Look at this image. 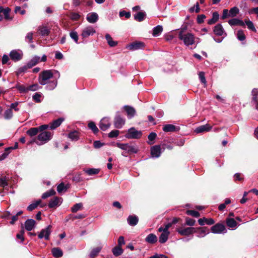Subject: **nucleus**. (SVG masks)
<instances>
[{
    "label": "nucleus",
    "mask_w": 258,
    "mask_h": 258,
    "mask_svg": "<svg viewBox=\"0 0 258 258\" xmlns=\"http://www.w3.org/2000/svg\"><path fill=\"white\" fill-rule=\"evenodd\" d=\"M178 38L183 41L184 44L186 46L192 45L196 42L195 35L191 33L186 32L183 30L179 32Z\"/></svg>",
    "instance_id": "nucleus-1"
},
{
    "label": "nucleus",
    "mask_w": 258,
    "mask_h": 258,
    "mask_svg": "<svg viewBox=\"0 0 258 258\" xmlns=\"http://www.w3.org/2000/svg\"><path fill=\"white\" fill-rule=\"evenodd\" d=\"M116 146L120 149L125 151L127 154H136L139 151V148L137 146L131 145L129 144H123L117 143L116 144Z\"/></svg>",
    "instance_id": "nucleus-2"
},
{
    "label": "nucleus",
    "mask_w": 258,
    "mask_h": 258,
    "mask_svg": "<svg viewBox=\"0 0 258 258\" xmlns=\"http://www.w3.org/2000/svg\"><path fill=\"white\" fill-rule=\"evenodd\" d=\"M53 76L51 70H45L42 71L39 75V82L42 85H45L48 83L49 79Z\"/></svg>",
    "instance_id": "nucleus-3"
},
{
    "label": "nucleus",
    "mask_w": 258,
    "mask_h": 258,
    "mask_svg": "<svg viewBox=\"0 0 258 258\" xmlns=\"http://www.w3.org/2000/svg\"><path fill=\"white\" fill-rule=\"evenodd\" d=\"M39 143L37 145L41 146L48 142L52 138V133L50 132H43L37 136Z\"/></svg>",
    "instance_id": "nucleus-4"
},
{
    "label": "nucleus",
    "mask_w": 258,
    "mask_h": 258,
    "mask_svg": "<svg viewBox=\"0 0 258 258\" xmlns=\"http://www.w3.org/2000/svg\"><path fill=\"white\" fill-rule=\"evenodd\" d=\"M142 136V131H138L134 127H131L127 130L125 137L129 139H138L141 138Z\"/></svg>",
    "instance_id": "nucleus-5"
},
{
    "label": "nucleus",
    "mask_w": 258,
    "mask_h": 258,
    "mask_svg": "<svg viewBox=\"0 0 258 258\" xmlns=\"http://www.w3.org/2000/svg\"><path fill=\"white\" fill-rule=\"evenodd\" d=\"M177 232L182 236H189L196 232V229L193 227H185L182 226L176 229Z\"/></svg>",
    "instance_id": "nucleus-6"
},
{
    "label": "nucleus",
    "mask_w": 258,
    "mask_h": 258,
    "mask_svg": "<svg viewBox=\"0 0 258 258\" xmlns=\"http://www.w3.org/2000/svg\"><path fill=\"white\" fill-rule=\"evenodd\" d=\"M211 232L215 234L225 233L227 232L224 225L222 224L217 223L213 226L211 228Z\"/></svg>",
    "instance_id": "nucleus-7"
},
{
    "label": "nucleus",
    "mask_w": 258,
    "mask_h": 258,
    "mask_svg": "<svg viewBox=\"0 0 258 258\" xmlns=\"http://www.w3.org/2000/svg\"><path fill=\"white\" fill-rule=\"evenodd\" d=\"M145 46L143 42L136 41L133 42L126 46V48L130 50L135 51L139 49H142Z\"/></svg>",
    "instance_id": "nucleus-8"
},
{
    "label": "nucleus",
    "mask_w": 258,
    "mask_h": 258,
    "mask_svg": "<svg viewBox=\"0 0 258 258\" xmlns=\"http://www.w3.org/2000/svg\"><path fill=\"white\" fill-rule=\"evenodd\" d=\"M51 225H48L45 228L43 229L38 234L39 238L42 239L44 238L45 240H48L51 232Z\"/></svg>",
    "instance_id": "nucleus-9"
},
{
    "label": "nucleus",
    "mask_w": 258,
    "mask_h": 258,
    "mask_svg": "<svg viewBox=\"0 0 258 258\" xmlns=\"http://www.w3.org/2000/svg\"><path fill=\"white\" fill-rule=\"evenodd\" d=\"M95 32V29L92 26H89L82 30L81 36L83 38H87L91 35H93Z\"/></svg>",
    "instance_id": "nucleus-10"
},
{
    "label": "nucleus",
    "mask_w": 258,
    "mask_h": 258,
    "mask_svg": "<svg viewBox=\"0 0 258 258\" xmlns=\"http://www.w3.org/2000/svg\"><path fill=\"white\" fill-rule=\"evenodd\" d=\"M162 153L160 145H155L151 148V155L153 158H159Z\"/></svg>",
    "instance_id": "nucleus-11"
},
{
    "label": "nucleus",
    "mask_w": 258,
    "mask_h": 258,
    "mask_svg": "<svg viewBox=\"0 0 258 258\" xmlns=\"http://www.w3.org/2000/svg\"><path fill=\"white\" fill-rule=\"evenodd\" d=\"M11 58L14 61L20 60L23 56V53L21 51L13 50L10 53Z\"/></svg>",
    "instance_id": "nucleus-12"
},
{
    "label": "nucleus",
    "mask_w": 258,
    "mask_h": 258,
    "mask_svg": "<svg viewBox=\"0 0 258 258\" xmlns=\"http://www.w3.org/2000/svg\"><path fill=\"white\" fill-rule=\"evenodd\" d=\"M110 126V122L109 119L107 117L103 118L100 121L99 127L103 131H106Z\"/></svg>",
    "instance_id": "nucleus-13"
},
{
    "label": "nucleus",
    "mask_w": 258,
    "mask_h": 258,
    "mask_svg": "<svg viewBox=\"0 0 258 258\" xmlns=\"http://www.w3.org/2000/svg\"><path fill=\"white\" fill-rule=\"evenodd\" d=\"M125 123V119L121 117L119 115L115 116L114 120V125L115 127L121 128Z\"/></svg>",
    "instance_id": "nucleus-14"
},
{
    "label": "nucleus",
    "mask_w": 258,
    "mask_h": 258,
    "mask_svg": "<svg viewBox=\"0 0 258 258\" xmlns=\"http://www.w3.org/2000/svg\"><path fill=\"white\" fill-rule=\"evenodd\" d=\"M251 102L255 105L256 109L258 108V89L254 88L251 91Z\"/></svg>",
    "instance_id": "nucleus-15"
},
{
    "label": "nucleus",
    "mask_w": 258,
    "mask_h": 258,
    "mask_svg": "<svg viewBox=\"0 0 258 258\" xmlns=\"http://www.w3.org/2000/svg\"><path fill=\"white\" fill-rule=\"evenodd\" d=\"M61 202V199L56 197L51 199L48 204V206L50 208H55L59 206Z\"/></svg>",
    "instance_id": "nucleus-16"
},
{
    "label": "nucleus",
    "mask_w": 258,
    "mask_h": 258,
    "mask_svg": "<svg viewBox=\"0 0 258 258\" xmlns=\"http://www.w3.org/2000/svg\"><path fill=\"white\" fill-rule=\"evenodd\" d=\"M36 221L32 219H28L25 223V229L30 231L32 230L35 226Z\"/></svg>",
    "instance_id": "nucleus-17"
},
{
    "label": "nucleus",
    "mask_w": 258,
    "mask_h": 258,
    "mask_svg": "<svg viewBox=\"0 0 258 258\" xmlns=\"http://www.w3.org/2000/svg\"><path fill=\"white\" fill-rule=\"evenodd\" d=\"M38 31L42 36H48L50 33V28L45 25H42L38 27Z\"/></svg>",
    "instance_id": "nucleus-18"
},
{
    "label": "nucleus",
    "mask_w": 258,
    "mask_h": 258,
    "mask_svg": "<svg viewBox=\"0 0 258 258\" xmlns=\"http://www.w3.org/2000/svg\"><path fill=\"white\" fill-rule=\"evenodd\" d=\"M212 129V126L208 124L203 125L196 128L195 132L197 134L205 132L210 131Z\"/></svg>",
    "instance_id": "nucleus-19"
},
{
    "label": "nucleus",
    "mask_w": 258,
    "mask_h": 258,
    "mask_svg": "<svg viewBox=\"0 0 258 258\" xmlns=\"http://www.w3.org/2000/svg\"><path fill=\"white\" fill-rule=\"evenodd\" d=\"M86 19L89 23H94L97 21L98 16L96 13H90L88 14Z\"/></svg>",
    "instance_id": "nucleus-20"
},
{
    "label": "nucleus",
    "mask_w": 258,
    "mask_h": 258,
    "mask_svg": "<svg viewBox=\"0 0 258 258\" xmlns=\"http://www.w3.org/2000/svg\"><path fill=\"white\" fill-rule=\"evenodd\" d=\"M124 108L126 112L127 117L130 119L133 117L136 114V110L134 108L129 106H124Z\"/></svg>",
    "instance_id": "nucleus-21"
},
{
    "label": "nucleus",
    "mask_w": 258,
    "mask_h": 258,
    "mask_svg": "<svg viewBox=\"0 0 258 258\" xmlns=\"http://www.w3.org/2000/svg\"><path fill=\"white\" fill-rule=\"evenodd\" d=\"M157 240L158 238L157 236L153 233L149 234L145 238V241L150 244H154Z\"/></svg>",
    "instance_id": "nucleus-22"
},
{
    "label": "nucleus",
    "mask_w": 258,
    "mask_h": 258,
    "mask_svg": "<svg viewBox=\"0 0 258 258\" xmlns=\"http://www.w3.org/2000/svg\"><path fill=\"white\" fill-rule=\"evenodd\" d=\"M63 121L64 118L62 117H60L56 120H54L50 123V128L51 130L56 128V127H58Z\"/></svg>",
    "instance_id": "nucleus-23"
},
{
    "label": "nucleus",
    "mask_w": 258,
    "mask_h": 258,
    "mask_svg": "<svg viewBox=\"0 0 258 258\" xmlns=\"http://www.w3.org/2000/svg\"><path fill=\"white\" fill-rule=\"evenodd\" d=\"M128 224L131 226L136 225L139 221V219L137 216H129L127 219Z\"/></svg>",
    "instance_id": "nucleus-24"
},
{
    "label": "nucleus",
    "mask_w": 258,
    "mask_h": 258,
    "mask_svg": "<svg viewBox=\"0 0 258 258\" xmlns=\"http://www.w3.org/2000/svg\"><path fill=\"white\" fill-rule=\"evenodd\" d=\"M214 33L218 36H222L224 33V29L221 24L216 25L214 28Z\"/></svg>",
    "instance_id": "nucleus-25"
},
{
    "label": "nucleus",
    "mask_w": 258,
    "mask_h": 258,
    "mask_svg": "<svg viewBox=\"0 0 258 258\" xmlns=\"http://www.w3.org/2000/svg\"><path fill=\"white\" fill-rule=\"evenodd\" d=\"M102 246H97L96 247H94L92 249V250L90 251L89 256L90 258H94L101 251L102 249Z\"/></svg>",
    "instance_id": "nucleus-26"
},
{
    "label": "nucleus",
    "mask_w": 258,
    "mask_h": 258,
    "mask_svg": "<svg viewBox=\"0 0 258 258\" xmlns=\"http://www.w3.org/2000/svg\"><path fill=\"white\" fill-rule=\"evenodd\" d=\"M227 226L229 228L236 229L237 227V223L236 221L231 218H227L226 220Z\"/></svg>",
    "instance_id": "nucleus-27"
},
{
    "label": "nucleus",
    "mask_w": 258,
    "mask_h": 258,
    "mask_svg": "<svg viewBox=\"0 0 258 258\" xmlns=\"http://www.w3.org/2000/svg\"><path fill=\"white\" fill-rule=\"evenodd\" d=\"M105 37L109 46L114 47L117 44V42L113 40L112 38L109 34H106Z\"/></svg>",
    "instance_id": "nucleus-28"
},
{
    "label": "nucleus",
    "mask_w": 258,
    "mask_h": 258,
    "mask_svg": "<svg viewBox=\"0 0 258 258\" xmlns=\"http://www.w3.org/2000/svg\"><path fill=\"white\" fill-rule=\"evenodd\" d=\"M163 31V27L161 25H158L153 29L152 35L154 37L158 36Z\"/></svg>",
    "instance_id": "nucleus-29"
},
{
    "label": "nucleus",
    "mask_w": 258,
    "mask_h": 258,
    "mask_svg": "<svg viewBox=\"0 0 258 258\" xmlns=\"http://www.w3.org/2000/svg\"><path fill=\"white\" fill-rule=\"evenodd\" d=\"M51 252L53 256L55 257H60L63 255L62 251L58 247L53 248Z\"/></svg>",
    "instance_id": "nucleus-30"
},
{
    "label": "nucleus",
    "mask_w": 258,
    "mask_h": 258,
    "mask_svg": "<svg viewBox=\"0 0 258 258\" xmlns=\"http://www.w3.org/2000/svg\"><path fill=\"white\" fill-rule=\"evenodd\" d=\"M40 57L38 56L35 55L32 58V59L27 63L29 65L28 67L31 68L35 66L39 61Z\"/></svg>",
    "instance_id": "nucleus-31"
},
{
    "label": "nucleus",
    "mask_w": 258,
    "mask_h": 258,
    "mask_svg": "<svg viewBox=\"0 0 258 258\" xmlns=\"http://www.w3.org/2000/svg\"><path fill=\"white\" fill-rule=\"evenodd\" d=\"M68 137L73 141H77L79 138V133L77 131H73L68 135Z\"/></svg>",
    "instance_id": "nucleus-32"
},
{
    "label": "nucleus",
    "mask_w": 258,
    "mask_h": 258,
    "mask_svg": "<svg viewBox=\"0 0 258 258\" xmlns=\"http://www.w3.org/2000/svg\"><path fill=\"white\" fill-rule=\"evenodd\" d=\"M197 230H198V237H204L209 233L208 229L206 227L199 228Z\"/></svg>",
    "instance_id": "nucleus-33"
},
{
    "label": "nucleus",
    "mask_w": 258,
    "mask_h": 258,
    "mask_svg": "<svg viewBox=\"0 0 258 258\" xmlns=\"http://www.w3.org/2000/svg\"><path fill=\"white\" fill-rule=\"evenodd\" d=\"M219 17V15L218 12H214L212 14V18L208 21V24L212 25L218 21Z\"/></svg>",
    "instance_id": "nucleus-34"
},
{
    "label": "nucleus",
    "mask_w": 258,
    "mask_h": 258,
    "mask_svg": "<svg viewBox=\"0 0 258 258\" xmlns=\"http://www.w3.org/2000/svg\"><path fill=\"white\" fill-rule=\"evenodd\" d=\"M170 233L168 232H162L159 237V242L161 243H164L168 239Z\"/></svg>",
    "instance_id": "nucleus-35"
},
{
    "label": "nucleus",
    "mask_w": 258,
    "mask_h": 258,
    "mask_svg": "<svg viewBox=\"0 0 258 258\" xmlns=\"http://www.w3.org/2000/svg\"><path fill=\"white\" fill-rule=\"evenodd\" d=\"M145 16V12H140L134 15V18L136 20L141 22L144 20Z\"/></svg>",
    "instance_id": "nucleus-36"
},
{
    "label": "nucleus",
    "mask_w": 258,
    "mask_h": 258,
    "mask_svg": "<svg viewBox=\"0 0 258 258\" xmlns=\"http://www.w3.org/2000/svg\"><path fill=\"white\" fill-rule=\"evenodd\" d=\"M163 130L165 132H172L176 130V127L173 124H166L163 127Z\"/></svg>",
    "instance_id": "nucleus-37"
},
{
    "label": "nucleus",
    "mask_w": 258,
    "mask_h": 258,
    "mask_svg": "<svg viewBox=\"0 0 258 258\" xmlns=\"http://www.w3.org/2000/svg\"><path fill=\"white\" fill-rule=\"evenodd\" d=\"M13 116V112L11 109L6 110L4 113V118L6 120L11 119Z\"/></svg>",
    "instance_id": "nucleus-38"
},
{
    "label": "nucleus",
    "mask_w": 258,
    "mask_h": 258,
    "mask_svg": "<svg viewBox=\"0 0 258 258\" xmlns=\"http://www.w3.org/2000/svg\"><path fill=\"white\" fill-rule=\"evenodd\" d=\"M39 132L38 127H33L28 130L26 133L28 136L32 137L36 136Z\"/></svg>",
    "instance_id": "nucleus-39"
},
{
    "label": "nucleus",
    "mask_w": 258,
    "mask_h": 258,
    "mask_svg": "<svg viewBox=\"0 0 258 258\" xmlns=\"http://www.w3.org/2000/svg\"><path fill=\"white\" fill-rule=\"evenodd\" d=\"M112 252L115 256H117L123 253V249L120 246H117L112 249Z\"/></svg>",
    "instance_id": "nucleus-40"
},
{
    "label": "nucleus",
    "mask_w": 258,
    "mask_h": 258,
    "mask_svg": "<svg viewBox=\"0 0 258 258\" xmlns=\"http://www.w3.org/2000/svg\"><path fill=\"white\" fill-rule=\"evenodd\" d=\"M230 17H234L239 13V9L236 7H234L229 10Z\"/></svg>",
    "instance_id": "nucleus-41"
},
{
    "label": "nucleus",
    "mask_w": 258,
    "mask_h": 258,
    "mask_svg": "<svg viewBox=\"0 0 258 258\" xmlns=\"http://www.w3.org/2000/svg\"><path fill=\"white\" fill-rule=\"evenodd\" d=\"M85 173L89 175L97 174L99 172V169L96 168H89L84 170Z\"/></svg>",
    "instance_id": "nucleus-42"
},
{
    "label": "nucleus",
    "mask_w": 258,
    "mask_h": 258,
    "mask_svg": "<svg viewBox=\"0 0 258 258\" xmlns=\"http://www.w3.org/2000/svg\"><path fill=\"white\" fill-rule=\"evenodd\" d=\"M41 200H39L36 201L35 203H32L28 207L27 210L29 211H31L37 208V207L41 203Z\"/></svg>",
    "instance_id": "nucleus-43"
},
{
    "label": "nucleus",
    "mask_w": 258,
    "mask_h": 258,
    "mask_svg": "<svg viewBox=\"0 0 258 258\" xmlns=\"http://www.w3.org/2000/svg\"><path fill=\"white\" fill-rule=\"evenodd\" d=\"M12 150V147L7 148L5 149V152L3 153L0 156V160H3L7 157L10 154L11 150Z\"/></svg>",
    "instance_id": "nucleus-44"
},
{
    "label": "nucleus",
    "mask_w": 258,
    "mask_h": 258,
    "mask_svg": "<svg viewBox=\"0 0 258 258\" xmlns=\"http://www.w3.org/2000/svg\"><path fill=\"white\" fill-rule=\"evenodd\" d=\"M199 77L201 83H203L204 85V87H206L207 86V81L205 77V73L203 72H199Z\"/></svg>",
    "instance_id": "nucleus-45"
},
{
    "label": "nucleus",
    "mask_w": 258,
    "mask_h": 258,
    "mask_svg": "<svg viewBox=\"0 0 258 258\" xmlns=\"http://www.w3.org/2000/svg\"><path fill=\"white\" fill-rule=\"evenodd\" d=\"M57 86V81H53L50 82H48V85L46 86L47 90H53Z\"/></svg>",
    "instance_id": "nucleus-46"
},
{
    "label": "nucleus",
    "mask_w": 258,
    "mask_h": 258,
    "mask_svg": "<svg viewBox=\"0 0 258 258\" xmlns=\"http://www.w3.org/2000/svg\"><path fill=\"white\" fill-rule=\"evenodd\" d=\"M245 24L247 25V28L253 31V32H256V29L253 24V23L252 22V21H250V20H245Z\"/></svg>",
    "instance_id": "nucleus-47"
},
{
    "label": "nucleus",
    "mask_w": 258,
    "mask_h": 258,
    "mask_svg": "<svg viewBox=\"0 0 258 258\" xmlns=\"http://www.w3.org/2000/svg\"><path fill=\"white\" fill-rule=\"evenodd\" d=\"M55 191L53 189H50V190L44 192V194H43V195L42 196V198L43 199H45L51 196L55 195Z\"/></svg>",
    "instance_id": "nucleus-48"
},
{
    "label": "nucleus",
    "mask_w": 258,
    "mask_h": 258,
    "mask_svg": "<svg viewBox=\"0 0 258 258\" xmlns=\"http://www.w3.org/2000/svg\"><path fill=\"white\" fill-rule=\"evenodd\" d=\"M236 35L237 39L241 41L244 40L245 39V36L244 32L241 30L237 31Z\"/></svg>",
    "instance_id": "nucleus-49"
},
{
    "label": "nucleus",
    "mask_w": 258,
    "mask_h": 258,
    "mask_svg": "<svg viewBox=\"0 0 258 258\" xmlns=\"http://www.w3.org/2000/svg\"><path fill=\"white\" fill-rule=\"evenodd\" d=\"M15 88H17L21 93H24L28 91V87H26L19 83L16 85Z\"/></svg>",
    "instance_id": "nucleus-50"
},
{
    "label": "nucleus",
    "mask_w": 258,
    "mask_h": 258,
    "mask_svg": "<svg viewBox=\"0 0 258 258\" xmlns=\"http://www.w3.org/2000/svg\"><path fill=\"white\" fill-rule=\"evenodd\" d=\"M70 36L71 38L74 40V41L76 43H78V35L77 32L75 31H71L70 33Z\"/></svg>",
    "instance_id": "nucleus-51"
},
{
    "label": "nucleus",
    "mask_w": 258,
    "mask_h": 258,
    "mask_svg": "<svg viewBox=\"0 0 258 258\" xmlns=\"http://www.w3.org/2000/svg\"><path fill=\"white\" fill-rule=\"evenodd\" d=\"M88 127L91 129L94 134H96L98 132V129L93 122H90L88 123Z\"/></svg>",
    "instance_id": "nucleus-52"
},
{
    "label": "nucleus",
    "mask_w": 258,
    "mask_h": 258,
    "mask_svg": "<svg viewBox=\"0 0 258 258\" xmlns=\"http://www.w3.org/2000/svg\"><path fill=\"white\" fill-rule=\"evenodd\" d=\"M156 136H157V135L155 133H154V132L151 133L148 135V138L149 140L150 141V142H149L148 143L151 145L153 144V142H152L153 141H154L156 139Z\"/></svg>",
    "instance_id": "nucleus-53"
},
{
    "label": "nucleus",
    "mask_w": 258,
    "mask_h": 258,
    "mask_svg": "<svg viewBox=\"0 0 258 258\" xmlns=\"http://www.w3.org/2000/svg\"><path fill=\"white\" fill-rule=\"evenodd\" d=\"M82 207V204L81 203H78L75 204L72 207L71 210L72 212H76L78 210H79Z\"/></svg>",
    "instance_id": "nucleus-54"
},
{
    "label": "nucleus",
    "mask_w": 258,
    "mask_h": 258,
    "mask_svg": "<svg viewBox=\"0 0 258 258\" xmlns=\"http://www.w3.org/2000/svg\"><path fill=\"white\" fill-rule=\"evenodd\" d=\"M186 213H187V214H188L189 215H190V216H192L195 217H199L200 216V214L198 212H197L196 211H194V210H187L186 211Z\"/></svg>",
    "instance_id": "nucleus-55"
},
{
    "label": "nucleus",
    "mask_w": 258,
    "mask_h": 258,
    "mask_svg": "<svg viewBox=\"0 0 258 258\" xmlns=\"http://www.w3.org/2000/svg\"><path fill=\"white\" fill-rule=\"evenodd\" d=\"M33 32L28 33L25 37V41L29 43L32 42V40H33Z\"/></svg>",
    "instance_id": "nucleus-56"
},
{
    "label": "nucleus",
    "mask_w": 258,
    "mask_h": 258,
    "mask_svg": "<svg viewBox=\"0 0 258 258\" xmlns=\"http://www.w3.org/2000/svg\"><path fill=\"white\" fill-rule=\"evenodd\" d=\"M67 188L63 183H60L57 187V191L58 193H61L63 191L66 190Z\"/></svg>",
    "instance_id": "nucleus-57"
},
{
    "label": "nucleus",
    "mask_w": 258,
    "mask_h": 258,
    "mask_svg": "<svg viewBox=\"0 0 258 258\" xmlns=\"http://www.w3.org/2000/svg\"><path fill=\"white\" fill-rule=\"evenodd\" d=\"M196 223L195 220L189 218H186L185 219V224L188 226H194Z\"/></svg>",
    "instance_id": "nucleus-58"
},
{
    "label": "nucleus",
    "mask_w": 258,
    "mask_h": 258,
    "mask_svg": "<svg viewBox=\"0 0 258 258\" xmlns=\"http://www.w3.org/2000/svg\"><path fill=\"white\" fill-rule=\"evenodd\" d=\"M119 131L118 130H113L108 134V137L109 138H115L118 136Z\"/></svg>",
    "instance_id": "nucleus-59"
},
{
    "label": "nucleus",
    "mask_w": 258,
    "mask_h": 258,
    "mask_svg": "<svg viewBox=\"0 0 258 258\" xmlns=\"http://www.w3.org/2000/svg\"><path fill=\"white\" fill-rule=\"evenodd\" d=\"M228 17H230L229 11L227 9H224L223 10L221 18L225 19Z\"/></svg>",
    "instance_id": "nucleus-60"
},
{
    "label": "nucleus",
    "mask_w": 258,
    "mask_h": 258,
    "mask_svg": "<svg viewBox=\"0 0 258 258\" xmlns=\"http://www.w3.org/2000/svg\"><path fill=\"white\" fill-rule=\"evenodd\" d=\"M8 186V182L5 177L0 178V186L5 187Z\"/></svg>",
    "instance_id": "nucleus-61"
},
{
    "label": "nucleus",
    "mask_w": 258,
    "mask_h": 258,
    "mask_svg": "<svg viewBox=\"0 0 258 258\" xmlns=\"http://www.w3.org/2000/svg\"><path fill=\"white\" fill-rule=\"evenodd\" d=\"M120 17H125L126 18H129L131 17V14L130 12H126L124 11H122L119 12V14Z\"/></svg>",
    "instance_id": "nucleus-62"
},
{
    "label": "nucleus",
    "mask_w": 258,
    "mask_h": 258,
    "mask_svg": "<svg viewBox=\"0 0 258 258\" xmlns=\"http://www.w3.org/2000/svg\"><path fill=\"white\" fill-rule=\"evenodd\" d=\"M10 12V9L9 8L4 9L3 8V10L2 11V13H3L6 19H8L9 18V14Z\"/></svg>",
    "instance_id": "nucleus-63"
},
{
    "label": "nucleus",
    "mask_w": 258,
    "mask_h": 258,
    "mask_svg": "<svg viewBox=\"0 0 258 258\" xmlns=\"http://www.w3.org/2000/svg\"><path fill=\"white\" fill-rule=\"evenodd\" d=\"M238 20V19L233 18V19L229 20L228 21V23L231 26H235V25H237Z\"/></svg>",
    "instance_id": "nucleus-64"
}]
</instances>
